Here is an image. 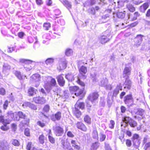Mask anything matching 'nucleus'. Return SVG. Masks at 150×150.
<instances>
[{
	"mask_svg": "<svg viewBox=\"0 0 150 150\" xmlns=\"http://www.w3.org/2000/svg\"><path fill=\"white\" fill-rule=\"evenodd\" d=\"M80 74L78 76H75L76 78V81L77 83L82 86H84L85 84L84 82L80 80V79H85L86 78V76L85 75L87 72V68L85 67L82 66L79 69Z\"/></svg>",
	"mask_w": 150,
	"mask_h": 150,
	"instance_id": "obj_1",
	"label": "nucleus"
},
{
	"mask_svg": "<svg viewBox=\"0 0 150 150\" xmlns=\"http://www.w3.org/2000/svg\"><path fill=\"white\" fill-rule=\"evenodd\" d=\"M17 115L19 118L25 120L24 121H22L19 124V127L20 128H22L25 125H27L29 123L30 120L27 118V116L23 112L21 111L18 112Z\"/></svg>",
	"mask_w": 150,
	"mask_h": 150,
	"instance_id": "obj_2",
	"label": "nucleus"
},
{
	"mask_svg": "<svg viewBox=\"0 0 150 150\" xmlns=\"http://www.w3.org/2000/svg\"><path fill=\"white\" fill-rule=\"evenodd\" d=\"M81 86L83 87L82 89L79 88L78 87L76 86L70 87L69 90L72 93H74L76 96H79L83 93L84 91V86Z\"/></svg>",
	"mask_w": 150,
	"mask_h": 150,
	"instance_id": "obj_3",
	"label": "nucleus"
},
{
	"mask_svg": "<svg viewBox=\"0 0 150 150\" xmlns=\"http://www.w3.org/2000/svg\"><path fill=\"white\" fill-rule=\"evenodd\" d=\"M98 96L99 95L97 92H94L90 94L88 97V99L92 104L95 105Z\"/></svg>",
	"mask_w": 150,
	"mask_h": 150,
	"instance_id": "obj_4",
	"label": "nucleus"
},
{
	"mask_svg": "<svg viewBox=\"0 0 150 150\" xmlns=\"http://www.w3.org/2000/svg\"><path fill=\"white\" fill-rule=\"evenodd\" d=\"M133 145L135 148H137L139 146L140 144V139L139 135L137 134H134L132 138Z\"/></svg>",
	"mask_w": 150,
	"mask_h": 150,
	"instance_id": "obj_5",
	"label": "nucleus"
},
{
	"mask_svg": "<svg viewBox=\"0 0 150 150\" xmlns=\"http://www.w3.org/2000/svg\"><path fill=\"white\" fill-rule=\"evenodd\" d=\"M124 101L128 105H131L134 102V99L131 94L127 95L124 97Z\"/></svg>",
	"mask_w": 150,
	"mask_h": 150,
	"instance_id": "obj_6",
	"label": "nucleus"
},
{
	"mask_svg": "<svg viewBox=\"0 0 150 150\" xmlns=\"http://www.w3.org/2000/svg\"><path fill=\"white\" fill-rule=\"evenodd\" d=\"M144 35L141 34L137 35L135 38L134 40L135 43L134 45L138 47L140 45L142 41V38Z\"/></svg>",
	"mask_w": 150,
	"mask_h": 150,
	"instance_id": "obj_7",
	"label": "nucleus"
},
{
	"mask_svg": "<svg viewBox=\"0 0 150 150\" xmlns=\"http://www.w3.org/2000/svg\"><path fill=\"white\" fill-rule=\"evenodd\" d=\"M54 133L56 136H61L63 134L64 130L60 126H56L54 128Z\"/></svg>",
	"mask_w": 150,
	"mask_h": 150,
	"instance_id": "obj_8",
	"label": "nucleus"
},
{
	"mask_svg": "<svg viewBox=\"0 0 150 150\" xmlns=\"http://www.w3.org/2000/svg\"><path fill=\"white\" fill-rule=\"evenodd\" d=\"M45 80L49 82L50 80V85H52L53 87H57V88L58 86L57 85V83L56 80L52 78L51 76H47L45 77Z\"/></svg>",
	"mask_w": 150,
	"mask_h": 150,
	"instance_id": "obj_9",
	"label": "nucleus"
},
{
	"mask_svg": "<svg viewBox=\"0 0 150 150\" xmlns=\"http://www.w3.org/2000/svg\"><path fill=\"white\" fill-rule=\"evenodd\" d=\"M34 101L37 103L43 104L45 103L46 99L43 97L40 96L34 98L33 99Z\"/></svg>",
	"mask_w": 150,
	"mask_h": 150,
	"instance_id": "obj_10",
	"label": "nucleus"
},
{
	"mask_svg": "<svg viewBox=\"0 0 150 150\" xmlns=\"http://www.w3.org/2000/svg\"><path fill=\"white\" fill-rule=\"evenodd\" d=\"M62 113L60 111H58L54 115H52L51 116V119L53 121L59 120L61 117Z\"/></svg>",
	"mask_w": 150,
	"mask_h": 150,
	"instance_id": "obj_11",
	"label": "nucleus"
},
{
	"mask_svg": "<svg viewBox=\"0 0 150 150\" xmlns=\"http://www.w3.org/2000/svg\"><path fill=\"white\" fill-rule=\"evenodd\" d=\"M56 78L59 86L61 87L64 86L65 84V80L62 75H58L57 77Z\"/></svg>",
	"mask_w": 150,
	"mask_h": 150,
	"instance_id": "obj_12",
	"label": "nucleus"
},
{
	"mask_svg": "<svg viewBox=\"0 0 150 150\" xmlns=\"http://www.w3.org/2000/svg\"><path fill=\"white\" fill-rule=\"evenodd\" d=\"M140 15L138 12H136L134 13L133 15L131 14L130 13H128L127 14V19L131 18L132 21H134L137 19V17H139Z\"/></svg>",
	"mask_w": 150,
	"mask_h": 150,
	"instance_id": "obj_13",
	"label": "nucleus"
},
{
	"mask_svg": "<svg viewBox=\"0 0 150 150\" xmlns=\"http://www.w3.org/2000/svg\"><path fill=\"white\" fill-rule=\"evenodd\" d=\"M31 78L33 82L38 83H40V81L41 77L39 74H36L32 75Z\"/></svg>",
	"mask_w": 150,
	"mask_h": 150,
	"instance_id": "obj_14",
	"label": "nucleus"
},
{
	"mask_svg": "<svg viewBox=\"0 0 150 150\" xmlns=\"http://www.w3.org/2000/svg\"><path fill=\"white\" fill-rule=\"evenodd\" d=\"M9 145L5 141L1 143L0 150H9Z\"/></svg>",
	"mask_w": 150,
	"mask_h": 150,
	"instance_id": "obj_15",
	"label": "nucleus"
},
{
	"mask_svg": "<svg viewBox=\"0 0 150 150\" xmlns=\"http://www.w3.org/2000/svg\"><path fill=\"white\" fill-rule=\"evenodd\" d=\"M50 85L47 81L44 82V87L48 92H49L52 88L53 86Z\"/></svg>",
	"mask_w": 150,
	"mask_h": 150,
	"instance_id": "obj_16",
	"label": "nucleus"
},
{
	"mask_svg": "<svg viewBox=\"0 0 150 150\" xmlns=\"http://www.w3.org/2000/svg\"><path fill=\"white\" fill-rule=\"evenodd\" d=\"M11 69V66L7 63H4L3 66V71L4 73L8 72Z\"/></svg>",
	"mask_w": 150,
	"mask_h": 150,
	"instance_id": "obj_17",
	"label": "nucleus"
},
{
	"mask_svg": "<svg viewBox=\"0 0 150 150\" xmlns=\"http://www.w3.org/2000/svg\"><path fill=\"white\" fill-rule=\"evenodd\" d=\"M113 96H112L111 93H109L107 98V103L109 107H110L112 104L113 102Z\"/></svg>",
	"mask_w": 150,
	"mask_h": 150,
	"instance_id": "obj_18",
	"label": "nucleus"
},
{
	"mask_svg": "<svg viewBox=\"0 0 150 150\" xmlns=\"http://www.w3.org/2000/svg\"><path fill=\"white\" fill-rule=\"evenodd\" d=\"M122 86L120 85H117L116 88L114 90L113 94L112 96H113H113L116 97L117 96L119 93V90H122Z\"/></svg>",
	"mask_w": 150,
	"mask_h": 150,
	"instance_id": "obj_19",
	"label": "nucleus"
},
{
	"mask_svg": "<svg viewBox=\"0 0 150 150\" xmlns=\"http://www.w3.org/2000/svg\"><path fill=\"white\" fill-rule=\"evenodd\" d=\"M110 39L106 36H102L100 38V42L102 44H105L109 42Z\"/></svg>",
	"mask_w": 150,
	"mask_h": 150,
	"instance_id": "obj_20",
	"label": "nucleus"
},
{
	"mask_svg": "<svg viewBox=\"0 0 150 150\" xmlns=\"http://www.w3.org/2000/svg\"><path fill=\"white\" fill-rule=\"evenodd\" d=\"M124 85H125V88H127L128 89H130L131 87V81L128 78H126Z\"/></svg>",
	"mask_w": 150,
	"mask_h": 150,
	"instance_id": "obj_21",
	"label": "nucleus"
},
{
	"mask_svg": "<svg viewBox=\"0 0 150 150\" xmlns=\"http://www.w3.org/2000/svg\"><path fill=\"white\" fill-rule=\"evenodd\" d=\"M149 6V5L148 3H145L140 6L139 9L140 11L144 13Z\"/></svg>",
	"mask_w": 150,
	"mask_h": 150,
	"instance_id": "obj_22",
	"label": "nucleus"
},
{
	"mask_svg": "<svg viewBox=\"0 0 150 150\" xmlns=\"http://www.w3.org/2000/svg\"><path fill=\"white\" fill-rule=\"evenodd\" d=\"M131 69L130 68L126 67L124 69L123 72V77H125L127 75V78L128 77V76L130 75L131 74Z\"/></svg>",
	"mask_w": 150,
	"mask_h": 150,
	"instance_id": "obj_23",
	"label": "nucleus"
},
{
	"mask_svg": "<svg viewBox=\"0 0 150 150\" xmlns=\"http://www.w3.org/2000/svg\"><path fill=\"white\" fill-rule=\"evenodd\" d=\"M76 127L79 129L84 131H86V128L85 125L81 122H78L76 124Z\"/></svg>",
	"mask_w": 150,
	"mask_h": 150,
	"instance_id": "obj_24",
	"label": "nucleus"
},
{
	"mask_svg": "<svg viewBox=\"0 0 150 150\" xmlns=\"http://www.w3.org/2000/svg\"><path fill=\"white\" fill-rule=\"evenodd\" d=\"M61 2L68 9L71 8V2L67 0H61Z\"/></svg>",
	"mask_w": 150,
	"mask_h": 150,
	"instance_id": "obj_25",
	"label": "nucleus"
},
{
	"mask_svg": "<svg viewBox=\"0 0 150 150\" xmlns=\"http://www.w3.org/2000/svg\"><path fill=\"white\" fill-rule=\"evenodd\" d=\"M15 75L19 79H25V76L24 75H22L21 73L18 71H16L15 72Z\"/></svg>",
	"mask_w": 150,
	"mask_h": 150,
	"instance_id": "obj_26",
	"label": "nucleus"
},
{
	"mask_svg": "<svg viewBox=\"0 0 150 150\" xmlns=\"http://www.w3.org/2000/svg\"><path fill=\"white\" fill-rule=\"evenodd\" d=\"M71 144L72 146L75 149L77 150H79L80 147L77 144V142L75 140H72L71 141Z\"/></svg>",
	"mask_w": 150,
	"mask_h": 150,
	"instance_id": "obj_27",
	"label": "nucleus"
},
{
	"mask_svg": "<svg viewBox=\"0 0 150 150\" xmlns=\"http://www.w3.org/2000/svg\"><path fill=\"white\" fill-rule=\"evenodd\" d=\"M67 67V62L66 61L61 62L59 64V67L58 68L59 70H62L65 69Z\"/></svg>",
	"mask_w": 150,
	"mask_h": 150,
	"instance_id": "obj_28",
	"label": "nucleus"
},
{
	"mask_svg": "<svg viewBox=\"0 0 150 150\" xmlns=\"http://www.w3.org/2000/svg\"><path fill=\"white\" fill-rule=\"evenodd\" d=\"M132 118L129 117L124 116L122 118V121L125 123V127L127 126L129 121L132 120Z\"/></svg>",
	"mask_w": 150,
	"mask_h": 150,
	"instance_id": "obj_29",
	"label": "nucleus"
},
{
	"mask_svg": "<svg viewBox=\"0 0 150 150\" xmlns=\"http://www.w3.org/2000/svg\"><path fill=\"white\" fill-rule=\"evenodd\" d=\"M98 141H96L95 143L92 144L91 147V150H96L98 148L99 144Z\"/></svg>",
	"mask_w": 150,
	"mask_h": 150,
	"instance_id": "obj_30",
	"label": "nucleus"
},
{
	"mask_svg": "<svg viewBox=\"0 0 150 150\" xmlns=\"http://www.w3.org/2000/svg\"><path fill=\"white\" fill-rule=\"evenodd\" d=\"M37 91V90L31 87L29 88L28 93L29 95L33 96L35 94Z\"/></svg>",
	"mask_w": 150,
	"mask_h": 150,
	"instance_id": "obj_31",
	"label": "nucleus"
},
{
	"mask_svg": "<svg viewBox=\"0 0 150 150\" xmlns=\"http://www.w3.org/2000/svg\"><path fill=\"white\" fill-rule=\"evenodd\" d=\"M125 13L126 12L125 11L123 12L118 11L117 13V16L119 18L123 19L125 17Z\"/></svg>",
	"mask_w": 150,
	"mask_h": 150,
	"instance_id": "obj_32",
	"label": "nucleus"
},
{
	"mask_svg": "<svg viewBox=\"0 0 150 150\" xmlns=\"http://www.w3.org/2000/svg\"><path fill=\"white\" fill-rule=\"evenodd\" d=\"M77 105H75V110L74 111V113L77 118H79L81 115V112L79 110L78 108H76Z\"/></svg>",
	"mask_w": 150,
	"mask_h": 150,
	"instance_id": "obj_33",
	"label": "nucleus"
},
{
	"mask_svg": "<svg viewBox=\"0 0 150 150\" xmlns=\"http://www.w3.org/2000/svg\"><path fill=\"white\" fill-rule=\"evenodd\" d=\"M75 75L71 74H68L66 75V78L69 81H72L74 80Z\"/></svg>",
	"mask_w": 150,
	"mask_h": 150,
	"instance_id": "obj_34",
	"label": "nucleus"
},
{
	"mask_svg": "<svg viewBox=\"0 0 150 150\" xmlns=\"http://www.w3.org/2000/svg\"><path fill=\"white\" fill-rule=\"evenodd\" d=\"M108 79L106 78L103 79L100 81V85L103 87H104L106 84H108Z\"/></svg>",
	"mask_w": 150,
	"mask_h": 150,
	"instance_id": "obj_35",
	"label": "nucleus"
},
{
	"mask_svg": "<svg viewBox=\"0 0 150 150\" xmlns=\"http://www.w3.org/2000/svg\"><path fill=\"white\" fill-rule=\"evenodd\" d=\"M91 78L93 81H96L97 80L96 76L97 73L96 72L91 71L90 74Z\"/></svg>",
	"mask_w": 150,
	"mask_h": 150,
	"instance_id": "obj_36",
	"label": "nucleus"
},
{
	"mask_svg": "<svg viewBox=\"0 0 150 150\" xmlns=\"http://www.w3.org/2000/svg\"><path fill=\"white\" fill-rule=\"evenodd\" d=\"M100 141L101 142L104 141L106 138V135L103 132L99 133Z\"/></svg>",
	"mask_w": 150,
	"mask_h": 150,
	"instance_id": "obj_37",
	"label": "nucleus"
},
{
	"mask_svg": "<svg viewBox=\"0 0 150 150\" xmlns=\"http://www.w3.org/2000/svg\"><path fill=\"white\" fill-rule=\"evenodd\" d=\"M92 136L93 139H96V141H98V135L97 130L96 129L93 130L92 133Z\"/></svg>",
	"mask_w": 150,
	"mask_h": 150,
	"instance_id": "obj_38",
	"label": "nucleus"
},
{
	"mask_svg": "<svg viewBox=\"0 0 150 150\" xmlns=\"http://www.w3.org/2000/svg\"><path fill=\"white\" fill-rule=\"evenodd\" d=\"M127 8L130 12H133L135 10V8L131 4H129L127 5Z\"/></svg>",
	"mask_w": 150,
	"mask_h": 150,
	"instance_id": "obj_39",
	"label": "nucleus"
},
{
	"mask_svg": "<svg viewBox=\"0 0 150 150\" xmlns=\"http://www.w3.org/2000/svg\"><path fill=\"white\" fill-rule=\"evenodd\" d=\"M128 124L132 127H134L137 125V122L132 119L130 120Z\"/></svg>",
	"mask_w": 150,
	"mask_h": 150,
	"instance_id": "obj_40",
	"label": "nucleus"
},
{
	"mask_svg": "<svg viewBox=\"0 0 150 150\" xmlns=\"http://www.w3.org/2000/svg\"><path fill=\"white\" fill-rule=\"evenodd\" d=\"M109 17V15L108 14H105L101 16L100 19L103 22L105 23L106 22V20H107Z\"/></svg>",
	"mask_w": 150,
	"mask_h": 150,
	"instance_id": "obj_41",
	"label": "nucleus"
},
{
	"mask_svg": "<svg viewBox=\"0 0 150 150\" xmlns=\"http://www.w3.org/2000/svg\"><path fill=\"white\" fill-rule=\"evenodd\" d=\"M11 143L15 146H18L20 145V143L18 140L15 139H13L11 141Z\"/></svg>",
	"mask_w": 150,
	"mask_h": 150,
	"instance_id": "obj_42",
	"label": "nucleus"
},
{
	"mask_svg": "<svg viewBox=\"0 0 150 150\" xmlns=\"http://www.w3.org/2000/svg\"><path fill=\"white\" fill-rule=\"evenodd\" d=\"M88 12L90 14L92 15H95V9L93 7L89 8L88 10Z\"/></svg>",
	"mask_w": 150,
	"mask_h": 150,
	"instance_id": "obj_43",
	"label": "nucleus"
},
{
	"mask_svg": "<svg viewBox=\"0 0 150 150\" xmlns=\"http://www.w3.org/2000/svg\"><path fill=\"white\" fill-rule=\"evenodd\" d=\"M91 120L90 117L88 115H86L84 118V121L88 124H90L91 123Z\"/></svg>",
	"mask_w": 150,
	"mask_h": 150,
	"instance_id": "obj_44",
	"label": "nucleus"
},
{
	"mask_svg": "<svg viewBox=\"0 0 150 150\" xmlns=\"http://www.w3.org/2000/svg\"><path fill=\"white\" fill-rule=\"evenodd\" d=\"M39 140L41 144H43L45 142V137L44 135L43 134L40 135L39 137Z\"/></svg>",
	"mask_w": 150,
	"mask_h": 150,
	"instance_id": "obj_45",
	"label": "nucleus"
},
{
	"mask_svg": "<svg viewBox=\"0 0 150 150\" xmlns=\"http://www.w3.org/2000/svg\"><path fill=\"white\" fill-rule=\"evenodd\" d=\"M51 25L50 23H45L43 24V27L44 29L45 30H48L49 28H50Z\"/></svg>",
	"mask_w": 150,
	"mask_h": 150,
	"instance_id": "obj_46",
	"label": "nucleus"
},
{
	"mask_svg": "<svg viewBox=\"0 0 150 150\" xmlns=\"http://www.w3.org/2000/svg\"><path fill=\"white\" fill-rule=\"evenodd\" d=\"M144 112V110L141 108H139L137 110V115L142 116Z\"/></svg>",
	"mask_w": 150,
	"mask_h": 150,
	"instance_id": "obj_47",
	"label": "nucleus"
},
{
	"mask_svg": "<svg viewBox=\"0 0 150 150\" xmlns=\"http://www.w3.org/2000/svg\"><path fill=\"white\" fill-rule=\"evenodd\" d=\"M65 54L67 56H70L73 54V51L71 49H67L65 52Z\"/></svg>",
	"mask_w": 150,
	"mask_h": 150,
	"instance_id": "obj_48",
	"label": "nucleus"
},
{
	"mask_svg": "<svg viewBox=\"0 0 150 150\" xmlns=\"http://www.w3.org/2000/svg\"><path fill=\"white\" fill-rule=\"evenodd\" d=\"M9 123V122H8L7 123H4L3 124L4 125V126H2L0 128L1 129L4 131H6L8 130V129L6 126V124H7Z\"/></svg>",
	"mask_w": 150,
	"mask_h": 150,
	"instance_id": "obj_49",
	"label": "nucleus"
},
{
	"mask_svg": "<svg viewBox=\"0 0 150 150\" xmlns=\"http://www.w3.org/2000/svg\"><path fill=\"white\" fill-rule=\"evenodd\" d=\"M50 109V107L49 105L47 104L43 108V111L45 112H47L49 111Z\"/></svg>",
	"mask_w": 150,
	"mask_h": 150,
	"instance_id": "obj_50",
	"label": "nucleus"
},
{
	"mask_svg": "<svg viewBox=\"0 0 150 150\" xmlns=\"http://www.w3.org/2000/svg\"><path fill=\"white\" fill-rule=\"evenodd\" d=\"M20 62H21L25 63V64H29L32 62V61L29 60H26L25 59H22L20 60Z\"/></svg>",
	"mask_w": 150,
	"mask_h": 150,
	"instance_id": "obj_51",
	"label": "nucleus"
},
{
	"mask_svg": "<svg viewBox=\"0 0 150 150\" xmlns=\"http://www.w3.org/2000/svg\"><path fill=\"white\" fill-rule=\"evenodd\" d=\"M75 105H77V106L76 108H79V109H83L84 108V105L83 103H79V104H75Z\"/></svg>",
	"mask_w": 150,
	"mask_h": 150,
	"instance_id": "obj_52",
	"label": "nucleus"
},
{
	"mask_svg": "<svg viewBox=\"0 0 150 150\" xmlns=\"http://www.w3.org/2000/svg\"><path fill=\"white\" fill-rule=\"evenodd\" d=\"M53 59L52 58H49L45 61V63L47 64H50L53 63Z\"/></svg>",
	"mask_w": 150,
	"mask_h": 150,
	"instance_id": "obj_53",
	"label": "nucleus"
},
{
	"mask_svg": "<svg viewBox=\"0 0 150 150\" xmlns=\"http://www.w3.org/2000/svg\"><path fill=\"white\" fill-rule=\"evenodd\" d=\"M48 139L49 141L52 144H54L55 142L54 139L52 136L49 135Z\"/></svg>",
	"mask_w": 150,
	"mask_h": 150,
	"instance_id": "obj_54",
	"label": "nucleus"
},
{
	"mask_svg": "<svg viewBox=\"0 0 150 150\" xmlns=\"http://www.w3.org/2000/svg\"><path fill=\"white\" fill-rule=\"evenodd\" d=\"M25 134L27 136L29 137L30 136V132L29 129L28 128H26L24 131Z\"/></svg>",
	"mask_w": 150,
	"mask_h": 150,
	"instance_id": "obj_55",
	"label": "nucleus"
},
{
	"mask_svg": "<svg viewBox=\"0 0 150 150\" xmlns=\"http://www.w3.org/2000/svg\"><path fill=\"white\" fill-rule=\"evenodd\" d=\"M6 91L5 90L4 88H0V94L4 96L6 94Z\"/></svg>",
	"mask_w": 150,
	"mask_h": 150,
	"instance_id": "obj_56",
	"label": "nucleus"
},
{
	"mask_svg": "<svg viewBox=\"0 0 150 150\" xmlns=\"http://www.w3.org/2000/svg\"><path fill=\"white\" fill-rule=\"evenodd\" d=\"M115 122L112 120L110 121V124H109V127L111 129H113L114 128L115 125Z\"/></svg>",
	"mask_w": 150,
	"mask_h": 150,
	"instance_id": "obj_57",
	"label": "nucleus"
},
{
	"mask_svg": "<svg viewBox=\"0 0 150 150\" xmlns=\"http://www.w3.org/2000/svg\"><path fill=\"white\" fill-rule=\"evenodd\" d=\"M8 100H6L3 104V108L4 110H6L8 105Z\"/></svg>",
	"mask_w": 150,
	"mask_h": 150,
	"instance_id": "obj_58",
	"label": "nucleus"
},
{
	"mask_svg": "<svg viewBox=\"0 0 150 150\" xmlns=\"http://www.w3.org/2000/svg\"><path fill=\"white\" fill-rule=\"evenodd\" d=\"M63 94L65 98H67L69 96V94L68 91H64L63 92Z\"/></svg>",
	"mask_w": 150,
	"mask_h": 150,
	"instance_id": "obj_59",
	"label": "nucleus"
},
{
	"mask_svg": "<svg viewBox=\"0 0 150 150\" xmlns=\"http://www.w3.org/2000/svg\"><path fill=\"white\" fill-rule=\"evenodd\" d=\"M0 122H2L3 124L5 123L4 116L2 115L1 114L0 115Z\"/></svg>",
	"mask_w": 150,
	"mask_h": 150,
	"instance_id": "obj_60",
	"label": "nucleus"
},
{
	"mask_svg": "<svg viewBox=\"0 0 150 150\" xmlns=\"http://www.w3.org/2000/svg\"><path fill=\"white\" fill-rule=\"evenodd\" d=\"M61 144L62 146V147L64 149H66V147L68 146L65 145V142L64 140H62L61 141Z\"/></svg>",
	"mask_w": 150,
	"mask_h": 150,
	"instance_id": "obj_61",
	"label": "nucleus"
},
{
	"mask_svg": "<svg viewBox=\"0 0 150 150\" xmlns=\"http://www.w3.org/2000/svg\"><path fill=\"white\" fill-rule=\"evenodd\" d=\"M32 146V143L29 142L27 145L26 149L28 150H30Z\"/></svg>",
	"mask_w": 150,
	"mask_h": 150,
	"instance_id": "obj_62",
	"label": "nucleus"
},
{
	"mask_svg": "<svg viewBox=\"0 0 150 150\" xmlns=\"http://www.w3.org/2000/svg\"><path fill=\"white\" fill-rule=\"evenodd\" d=\"M29 108L34 110H36L37 109V106L31 103L30 104Z\"/></svg>",
	"mask_w": 150,
	"mask_h": 150,
	"instance_id": "obj_63",
	"label": "nucleus"
},
{
	"mask_svg": "<svg viewBox=\"0 0 150 150\" xmlns=\"http://www.w3.org/2000/svg\"><path fill=\"white\" fill-rule=\"evenodd\" d=\"M104 87L107 90H111L112 88L111 85L110 84H107Z\"/></svg>",
	"mask_w": 150,
	"mask_h": 150,
	"instance_id": "obj_64",
	"label": "nucleus"
}]
</instances>
